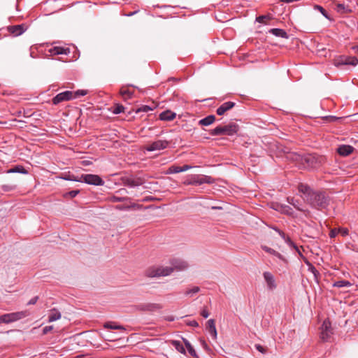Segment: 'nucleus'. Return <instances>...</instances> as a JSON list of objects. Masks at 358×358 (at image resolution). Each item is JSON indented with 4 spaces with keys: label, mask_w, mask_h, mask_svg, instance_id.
<instances>
[{
    "label": "nucleus",
    "mask_w": 358,
    "mask_h": 358,
    "mask_svg": "<svg viewBox=\"0 0 358 358\" xmlns=\"http://www.w3.org/2000/svg\"><path fill=\"white\" fill-rule=\"evenodd\" d=\"M299 192L303 199L312 207L322 209L329 204V199L324 192H314L306 184L301 183L298 187Z\"/></svg>",
    "instance_id": "obj_1"
},
{
    "label": "nucleus",
    "mask_w": 358,
    "mask_h": 358,
    "mask_svg": "<svg viewBox=\"0 0 358 358\" xmlns=\"http://www.w3.org/2000/svg\"><path fill=\"white\" fill-rule=\"evenodd\" d=\"M189 267L188 263L182 259H174L171 261V266H159L150 271V277L169 275L174 270L184 271Z\"/></svg>",
    "instance_id": "obj_2"
},
{
    "label": "nucleus",
    "mask_w": 358,
    "mask_h": 358,
    "mask_svg": "<svg viewBox=\"0 0 358 358\" xmlns=\"http://www.w3.org/2000/svg\"><path fill=\"white\" fill-rule=\"evenodd\" d=\"M302 164L305 168L315 169L320 167L326 162V157L315 154H307L301 158Z\"/></svg>",
    "instance_id": "obj_3"
},
{
    "label": "nucleus",
    "mask_w": 358,
    "mask_h": 358,
    "mask_svg": "<svg viewBox=\"0 0 358 358\" xmlns=\"http://www.w3.org/2000/svg\"><path fill=\"white\" fill-rule=\"evenodd\" d=\"M239 129V126L234 123L231 122L225 126H218L210 131V134L213 136L228 135L234 136Z\"/></svg>",
    "instance_id": "obj_4"
},
{
    "label": "nucleus",
    "mask_w": 358,
    "mask_h": 358,
    "mask_svg": "<svg viewBox=\"0 0 358 358\" xmlns=\"http://www.w3.org/2000/svg\"><path fill=\"white\" fill-rule=\"evenodd\" d=\"M29 314L28 310L3 314L0 316V324L14 322L29 316Z\"/></svg>",
    "instance_id": "obj_5"
},
{
    "label": "nucleus",
    "mask_w": 358,
    "mask_h": 358,
    "mask_svg": "<svg viewBox=\"0 0 358 358\" xmlns=\"http://www.w3.org/2000/svg\"><path fill=\"white\" fill-rule=\"evenodd\" d=\"M214 180L208 176L203 175H192L189 179L185 181V185H201L203 184H212L213 183Z\"/></svg>",
    "instance_id": "obj_6"
},
{
    "label": "nucleus",
    "mask_w": 358,
    "mask_h": 358,
    "mask_svg": "<svg viewBox=\"0 0 358 358\" xmlns=\"http://www.w3.org/2000/svg\"><path fill=\"white\" fill-rule=\"evenodd\" d=\"M80 182H85L88 185L102 186L104 185V181L100 176L94 174H82L80 177Z\"/></svg>",
    "instance_id": "obj_7"
},
{
    "label": "nucleus",
    "mask_w": 358,
    "mask_h": 358,
    "mask_svg": "<svg viewBox=\"0 0 358 358\" xmlns=\"http://www.w3.org/2000/svg\"><path fill=\"white\" fill-rule=\"evenodd\" d=\"M73 96V92L71 91H65L57 94L52 99V103L54 105H57L61 102L72 100Z\"/></svg>",
    "instance_id": "obj_8"
},
{
    "label": "nucleus",
    "mask_w": 358,
    "mask_h": 358,
    "mask_svg": "<svg viewBox=\"0 0 358 358\" xmlns=\"http://www.w3.org/2000/svg\"><path fill=\"white\" fill-rule=\"evenodd\" d=\"M332 334L331 322L329 320H325L321 327V338L324 341H327Z\"/></svg>",
    "instance_id": "obj_9"
},
{
    "label": "nucleus",
    "mask_w": 358,
    "mask_h": 358,
    "mask_svg": "<svg viewBox=\"0 0 358 358\" xmlns=\"http://www.w3.org/2000/svg\"><path fill=\"white\" fill-rule=\"evenodd\" d=\"M169 141L166 140H158L152 142L150 145L146 148V150L149 152L161 150L167 148Z\"/></svg>",
    "instance_id": "obj_10"
},
{
    "label": "nucleus",
    "mask_w": 358,
    "mask_h": 358,
    "mask_svg": "<svg viewBox=\"0 0 358 358\" xmlns=\"http://www.w3.org/2000/svg\"><path fill=\"white\" fill-rule=\"evenodd\" d=\"M264 280L266 283V287L268 290H274L277 287V284L274 278V275L268 271H266L263 273Z\"/></svg>",
    "instance_id": "obj_11"
},
{
    "label": "nucleus",
    "mask_w": 358,
    "mask_h": 358,
    "mask_svg": "<svg viewBox=\"0 0 358 358\" xmlns=\"http://www.w3.org/2000/svg\"><path fill=\"white\" fill-rule=\"evenodd\" d=\"M275 231H277L279 235L282 237V238L285 241V242L291 248L294 249L296 252H298L300 254V251L299 250V248L295 245V243L290 239L289 237L287 236L285 234L280 231V229L277 228H274Z\"/></svg>",
    "instance_id": "obj_12"
},
{
    "label": "nucleus",
    "mask_w": 358,
    "mask_h": 358,
    "mask_svg": "<svg viewBox=\"0 0 358 358\" xmlns=\"http://www.w3.org/2000/svg\"><path fill=\"white\" fill-rule=\"evenodd\" d=\"M206 329L211 338L215 340L217 338V333L215 324V320L213 319H210L208 320Z\"/></svg>",
    "instance_id": "obj_13"
},
{
    "label": "nucleus",
    "mask_w": 358,
    "mask_h": 358,
    "mask_svg": "<svg viewBox=\"0 0 358 358\" xmlns=\"http://www.w3.org/2000/svg\"><path fill=\"white\" fill-rule=\"evenodd\" d=\"M235 106V103L232 101H227L223 103L220 107L217 108L216 113L218 115H222L231 109Z\"/></svg>",
    "instance_id": "obj_14"
},
{
    "label": "nucleus",
    "mask_w": 358,
    "mask_h": 358,
    "mask_svg": "<svg viewBox=\"0 0 358 358\" xmlns=\"http://www.w3.org/2000/svg\"><path fill=\"white\" fill-rule=\"evenodd\" d=\"M124 185L129 187H136L143 185V180L140 178L134 179L131 178H127L124 180Z\"/></svg>",
    "instance_id": "obj_15"
},
{
    "label": "nucleus",
    "mask_w": 358,
    "mask_h": 358,
    "mask_svg": "<svg viewBox=\"0 0 358 358\" xmlns=\"http://www.w3.org/2000/svg\"><path fill=\"white\" fill-rule=\"evenodd\" d=\"M354 150V148L349 145H340L338 149V153L341 156H348L351 154Z\"/></svg>",
    "instance_id": "obj_16"
},
{
    "label": "nucleus",
    "mask_w": 358,
    "mask_h": 358,
    "mask_svg": "<svg viewBox=\"0 0 358 358\" xmlns=\"http://www.w3.org/2000/svg\"><path fill=\"white\" fill-rule=\"evenodd\" d=\"M176 114L171 110H165L160 113L159 119L164 121H171L176 117Z\"/></svg>",
    "instance_id": "obj_17"
},
{
    "label": "nucleus",
    "mask_w": 358,
    "mask_h": 358,
    "mask_svg": "<svg viewBox=\"0 0 358 358\" xmlns=\"http://www.w3.org/2000/svg\"><path fill=\"white\" fill-rule=\"evenodd\" d=\"M339 64L356 66L358 64V59L355 57H345L341 59Z\"/></svg>",
    "instance_id": "obj_18"
},
{
    "label": "nucleus",
    "mask_w": 358,
    "mask_h": 358,
    "mask_svg": "<svg viewBox=\"0 0 358 358\" xmlns=\"http://www.w3.org/2000/svg\"><path fill=\"white\" fill-rule=\"evenodd\" d=\"M269 33L272 34L273 35H274L277 37H280V38H288L287 33L284 29H278V28L271 29L269 30Z\"/></svg>",
    "instance_id": "obj_19"
},
{
    "label": "nucleus",
    "mask_w": 358,
    "mask_h": 358,
    "mask_svg": "<svg viewBox=\"0 0 358 358\" xmlns=\"http://www.w3.org/2000/svg\"><path fill=\"white\" fill-rule=\"evenodd\" d=\"M215 120V116L213 115H208L207 117L199 120V124L202 126H209L213 124Z\"/></svg>",
    "instance_id": "obj_20"
},
{
    "label": "nucleus",
    "mask_w": 358,
    "mask_h": 358,
    "mask_svg": "<svg viewBox=\"0 0 358 358\" xmlns=\"http://www.w3.org/2000/svg\"><path fill=\"white\" fill-rule=\"evenodd\" d=\"M9 31L15 36H20L24 33V29L22 25H15L10 27Z\"/></svg>",
    "instance_id": "obj_21"
},
{
    "label": "nucleus",
    "mask_w": 358,
    "mask_h": 358,
    "mask_svg": "<svg viewBox=\"0 0 358 358\" xmlns=\"http://www.w3.org/2000/svg\"><path fill=\"white\" fill-rule=\"evenodd\" d=\"M60 318H61V313L59 310H57L55 308L50 310V313L48 316V322H55Z\"/></svg>",
    "instance_id": "obj_22"
},
{
    "label": "nucleus",
    "mask_w": 358,
    "mask_h": 358,
    "mask_svg": "<svg viewBox=\"0 0 358 358\" xmlns=\"http://www.w3.org/2000/svg\"><path fill=\"white\" fill-rule=\"evenodd\" d=\"M335 9L338 13L341 14L349 13L352 12V10L349 8V6H346L343 3H337L336 5Z\"/></svg>",
    "instance_id": "obj_23"
},
{
    "label": "nucleus",
    "mask_w": 358,
    "mask_h": 358,
    "mask_svg": "<svg viewBox=\"0 0 358 358\" xmlns=\"http://www.w3.org/2000/svg\"><path fill=\"white\" fill-rule=\"evenodd\" d=\"M262 248L266 252L273 255L280 259L284 260V257H282V255L280 253H279L278 252L275 251V250H273L268 246H266V245L262 246Z\"/></svg>",
    "instance_id": "obj_24"
},
{
    "label": "nucleus",
    "mask_w": 358,
    "mask_h": 358,
    "mask_svg": "<svg viewBox=\"0 0 358 358\" xmlns=\"http://www.w3.org/2000/svg\"><path fill=\"white\" fill-rule=\"evenodd\" d=\"M287 200V202L289 204H291L292 206H293L296 210H298L299 211L305 212V210L301 208L299 201L296 200L294 198L288 197Z\"/></svg>",
    "instance_id": "obj_25"
},
{
    "label": "nucleus",
    "mask_w": 358,
    "mask_h": 358,
    "mask_svg": "<svg viewBox=\"0 0 358 358\" xmlns=\"http://www.w3.org/2000/svg\"><path fill=\"white\" fill-rule=\"evenodd\" d=\"M52 55H67L69 52V49H65L62 47H55L50 50Z\"/></svg>",
    "instance_id": "obj_26"
},
{
    "label": "nucleus",
    "mask_w": 358,
    "mask_h": 358,
    "mask_svg": "<svg viewBox=\"0 0 358 358\" xmlns=\"http://www.w3.org/2000/svg\"><path fill=\"white\" fill-rule=\"evenodd\" d=\"M200 291V287L198 286H194L192 288L187 289L185 292V295L189 297H192L195 296Z\"/></svg>",
    "instance_id": "obj_27"
},
{
    "label": "nucleus",
    "mask_w": 358,
    "mask_h": 358,
    "mask_svg": "<svg viewBox=\"0 0 358 358\" xmlns=\"http://www.w3.org/2000/svg\"><path fill=\"white\" fill-rule=\"evenodd\" d=\"M182 341L185 345V347L187 350V351L189 352V353L192 356V357H196V352L195 351V350L194 349V348L192 347V345H191V343L189 342L188 340H187L186 338H182Z\"/></svg>",
    "instance_id": "obj_28"
},
{
    "label": "nucleus",
    "mask_w": 358,
    "mask_h": 358,
    "mask_svg": "<svg viewBox=\"0 0 358 358\" xmlns=\"http://www.w3.org/2000/svg\"><path fill=\"white\" fill-rule=\"evenodd\" d=\"M173 346L180 353L185 354V350L182 344L178 341H172Z\"/></svg>",
    "instance_id": "obj_29"
},
{
    "label": "nucleus",
    "mask_w": 358,
    "mask_h": 358,
    "mask_svg": "<svg viewBox=\"0 0 358 358\" xmlns=\"http://www.w3.org/2000/svg\"><path fill=\"white\" fill-rule=\"evenodd\" d=\"M8 173H19L26 174L27 171L24 169V168L22 166H16L14 168L9 169Z\"/></svg>",
    "instance_id": "obj_30"
},
{
    "label": "nucleus",
    "mask_w": 358,
    "mask_h": 358,
    "mask_svg": "<svg viewBox=\"0 0 358 358\" xmlns=\"http://www.w3.org/2000/svg\"><path fill=\"white\" fill-rule=\"evenodd\" d=\"M351 283L348 280H338L334 282L333 286L336 287H350Z\"/></svg>",
    "instance_id": "obj_31"
},
{
    "label": "nucleus",
    "mask_w": 358,
    "mask_h": 358,
    "mask_svg": "<svg viewBox=\"0 0 358 358\" xmlns=\"http://www.w3.org/2000/svg\"><path fill=\"white\" fill-rule=\"evenodd\" d=\"M120 94L124 99H127L131 98L133 93L129 90L122 87L120 90Z\"/></svg>",
    "instance_id": "obj_32"
},
{
    "label": "nucleus",
    "mask_w": 358,
    "mask_h": 358,
    "mask_svg": "<svg viewBox=\"0 0 358 358\" xmlns=\"http://www.w3.org/2000/svg\"><path fill=\"white\" fill-rule=\"evenodd\" d=\"M280 213L286 214V215H293L292 208L285 204H282Z\"/></svg>",
    "instance_id": "obj_33"
},
{
    "label": "nucleus",
    "mask_w": 358,
    "mask_h": 358,
    "mask_svg": "<svg viewBox=\"0 0 358 358\" xmlns=\"http://www.w3.org/2000/svg\"><path fill=\"white\" fill-rule=\"evenodd\" d=\"M105 328L110 329H122L124 330L125 329L122 326L116 325L113 322L106 323L104 325Z\"/></svg>",
    "instance_id": "obj_34"
},
{
    "label": "nucleus",
    "mask_w": 358,
    "mask_h": 358,
    "mask_svg": "<svg viewBox=\"0 0 358 358\" xmlns=\"http://www.w3.org/2000/svg\"><path fill=\"white\" fill-rule=\"evenodd\" d=\"M73 99H75L81 96L86 95L87 94V91L85 90H78L76 92H73Z\"/></svg>",
    "instance_id": "obj_35"
},
{
    "label": "nucleus",
    "mask_w": 358,
    "mask_h": 358,
    "mask_svg": "<svg viewBox=\"0 0 358 358\" xmlns=\"http://www.w3.org/2000/svg\"><path fill=\"white\" fill-rule=\"evenodd\" d=\"M180 166H171L169 168L167 171V173L173 174V173H180Z\"/></svg>",
    "instance_id": "obj_36"
},
{
    "label": "nucleus",
    "mask_w": 358,
    "mask_h": 358,
    "mask_svg": "<svg viewBox=\"0 0 358 358\" xmlns=\"http://www.w3.org/2000/svg\"><path fill=\"white\" fill-rule=\"evenodd\" d=\"M128 199H129L128 197H120V196H112L109 198V200L111 202H121V201H126Z\"/></svg>",
    "instance_id": "obj_37"
},
{
    "label": "nucleus",
    "mask_w": 358,
    "mask_h": 358,
    "mask_svg": "<svg viewBox=\"0 0 358 358\" xmlns=\"http://www.w3.org/2000/svg\"><path fill=\"white\" fill-rule=\"evenodd\" d=\"M15 188H16V186H15V185H3L1 187V189L3 192H9V191H12V190L15 189Z\"/></svg>",
    "instance_id": "obj_38"
},
{
    "label": "nucleus",
    "mask_w": 358,
    "mask_h": 358,
    "mask_svg": "<svg viewBox=\"0 0 358 358\" xmlns=\"http://www.w3.org/2000/svg\"><path fill=\"white\" fill-rule=\"evenodd\" d=\"M314 9L319 10V12H320L324 17H325L326 18H328V15H327V11L321 6L315 5Z\"/></svg>",
    "instance_id": "obj_39"
},
{
    "label": "nucleus",
    "mask_w": 358,
    "mask_h": 358,
    "mask_svg": "<svg viewBox=\"0 0 358 358\" xmlns=\"http://www.w3.org/2000/svg\"><path fill=\"white\" fill-rule=\"evenodd\" d=\"M124 110V107L122 105H117L113 110V113L115 114H120L121 113H123Z\"/></svg>",
    "instance_id": "obj_40"
},
{
    "label": "nucleus",
    "mask_w": 358,
    "mask_h": 358,
    "mask_svg": "<svg viewBox=\"0 0 358 358\" xmlns=\"http://www.w3.org/2000/svg\"><path fill=\"white\" fill-rule=\"evenodd\" d=\"M152 110V108L148 106H143L141 108H139L136 112L137 113H139V112L148 113Z\"/></svg>",
    "instance_id": "obj_41"
},
{
    "label": "nucleus",
    "mask_w": 358,
    "mask_h": 358,
    "mask_svg": "<svg viewBox=\"0 0 358 358\" xmlns=\"http://www.w3.org/2000/svg\"><path fill=\"white\" fill-rule=\"evenodd\" d=\"M79 193V190H72L65 194L64 196H69L71 198L76 197Z\"/></svg>",
    "instance_id": "obj_42"
},
{
    "label": "nucleus",
    "mask_w": 358,
    "mask_h": 358,
    "mask_svg": "<svg viewBox=\"0 0 358 358\" xmlns=\"http://www.w3.org/2000/svg\"><path fill=\"white\" fill-rule=\"evenodd\" d=\"M282 206V204L279 203H272L271 204V208L274 209L275 210L279 211V212H280V210H281Z\"/></svg>",
    "instance_id": "obj_43"
},
{
    "label": "nucleus",
    "mask_w": 358,
    "mask_h": 358,
    "mask_svg": "<svg viewBox=\"0 0 358 358\" xmlns=\"http://www.w3.org/2000/svg\"><path fill=\"white\" fill-rule=\"evenodd\" d=\"M63 179H64L66 180H71V181L80 182V178H78L75 177L74 176H70V175L64 177Z\"/></svg>",
    "instance_id": "obj_44"
},
{
    "label": "nucleus",
    "mask_w": 358,
    "mask_h": 358,
    "mask_svg": "<svg viewBox=\"0 0 358 358\" xmlns=\"http://www.w3.org/2000/svg\"><path fill=\"white\" fill-rule=\"evenodd\" d=\"M338 234H341V236H345L348 234V229L347 228H340L338 229Z\"/></svg>",
    "instance_id": "obj_45"
},
{
    "label": "nucleus",
    "mask_w": 358,
    "mask_h": 358,
    "mask_svg": "<svg viewBox=\"0 0 358 358\" xmlns=\"http://www.w3.org/2000/svg\"><path fill=\"white\" fill-rule=\"evenodd\" d=\"M338 234V231L337 229H333L330 231L329 236L331 238H334Z\"/></svg>",
    "instance_id": "obj_46"
},
{
    "label": "nucleus",
    "mask_w": 358,
    "mask_h": 358,
    "mask_svg": "<svg viewBox=\"0 0 358 358\" xmlns=\"http://www.w3.org/2000/svg\"><path fill=\"white\" fill-rule=\"evenodd\" d=\"M53 329V326H46L43 328V333L44 334H47L48 333H49L50 331H52Z\"/></svg>",
    "instance_id": "obj_47"
},
{
    "label": "nucleus",
    "mask_w": 358,
    "mask_h": 358,
    "mask_svg": "<svg viewBox=\"0 0 358 358\" xmlns=\"http://www.w3.org/2000/svg\"><path fill=\"white\" fill-rule=\"evenodd\" d=\"M201 315L202 317H203L204 318H207L208 316H209V312L207 309L206 308H203L201 311Z\"/></svg>",
    "instance_id": "obj_48"
},
{
    "label": "nucleus",
    "mask_w": 358,
    "mask_h": 358,
    "mask_svg": "<svg viewBox=\"0 0 358 358\" xmlns=\"http://www.w3.org/2000/svg\"><path fill=\"white\" fill-rule=\"evenodd\" d=\"M38 299V296L33 297L32 299H31L28 301L27 305H34V304H35L37 302Z\"/></svg>",
    "instance_id": "obj_49"
},
{
    "label": "nucleus",
    "mask_w": 358,
    "mask_h": 358,
    "mask_svg": "<svg viewBox=\"0 0 358 358\" xmlns=\"http://www.w3.org/2000/svg\"><path fill=\"white\" fill-rule=\"evenodd\" d=\"M192 169V166H189V165H184L182 166H180V171L181 172H184V171H186L189 169Z\"/></svg>",
    "instance_id": "obj_50"
},
{
    "label": "nucleus",
    "mask_w": 358,
    "mask_h": 358,
    "mask_svg": "<svg viewBox=\"0 0 358 358\" xmlns=\"http://www.w3.org/2000/svg\"><path fill=\"white\" fill-rule=\"evenodd\" d=\"M131 208V206H116V208L118 209V210H127V209H129Z\"/></svg>",
    "instance_id": "obj_51"
},
{
    "label": "nucleus",
    "mask_w": 358,
    "mask_h": 358,
    "mask_svg": "<svg viewBox=\"0 0 358 358\" xmlns=\"http://www.w3.org/2000/svg\"><path fill=\"white\" fill-rule=\"evenodd\" d=\"M188 324L189 326L194 327H199V323L196 320H192V321L189 322L188 323Z\"/></svg>",
    "instance_id": "obj_52"
},
{
    "label": "nucleus",
    "mask_w": 358,
    "mask_h": 358,
    "mask_svg": "<svg viewBox=\"0 0 358 358\" xmlns=\"http://www.w3.org/2000/svg\"><path fill=\"white\" fill-rule=\"evenodd\" d=\"M266 17L264 15L259 16L257 18V21L260 23H263L264 22V20L266 19Z\"/></svg>",
    "instance_id": "obj_53"
},
{
    "label": "nucleus",
    "mask_w": 358,
    "mask_h": 358,
    "mask_svg": "<svg viewBox=\"0 0 358 358\" xmlns=\"http://www.w3.org/2000/svg\"><path fill=\"white\" fill-rule=\"evenodd\" d=\"M255 348H256V349H257L258 351H259V352H262V353H264V352H265V351H264V348L262 345H255Z\"/></svg>",
    "instance_id": "obj_54"
},
{
    "label": "nucleus",
    "mask_w": 358,
    "mask_h": 358,
    "mask_svg": "<svg viewBox=\"0 0 358 358\" xmlns=\"http://www.w3.org/2000/svg\"><path fill=\"white\" fill-rule=\"evenodd\" d=\"M138 12V10H136V11H134V12H131V13H128V14H126V15H127V16H128V17H130V16H132V15H135V14H136V13H137Z\"/></svg>",
    "instance_id": "obj_55"
},
{
    "label": "nucleus",
    "mask_w": 358,
    "mask_h": 358,
    "mask_svg": "<svg viewBox=\"0 0 358 358\" xmlns=\"http://www.w3.org/2000/svg\"><path fill=\"white\" fill-rule=\"evenodd\" d=\"M354 49H355V52H356L357 53H358V45L355 46V47L354 48Z\"/></svg>",
    "instance_id": "obj_56"
}]
</instances>
